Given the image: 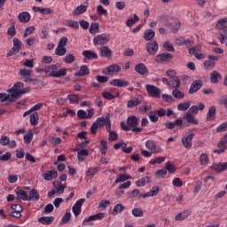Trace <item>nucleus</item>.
Segmentation results:
<instances>
[{
	"instance_id": "f257e3e1",
	"label": "nucleus",
	"mask_w": 227,
	"mask_h": 227,
	"mask_svg": "<svg viewBox=\"0 0 227 227\" xmlns=\"http://www.w3.org/2000/svg\"><path fill=\"white\" fill-rule=\"evenodd\" d=\"M7 91L11 94V102H15V100H17L20 95H24V93H29L30 89H24V83L18 82Z\"/></svg>"
},
{
	"instance_id": "f03ea898",
	"label": "nucleus",
	"mask_w": 227,
	"mask_h": 227,
	"mask_svg": "<svg viewBox=\"0 0 227 227\" xmlns=\"http://www.w3.org/2000/svg\"><path fill=\"white\" fill-rule=\"evenodd\" d=\"M49 77H65L67 75V68L59 69L58 65H50L42 69Z\"/></svg>"
},
{
	"instance_id": "7ed1b4c3",
	"label": "nucleus",
	"mask_w": 227,
	"mask_h": 227,
	"mask_svg": "<svg viewBox=\"0 0 227 227\" xmlns=\"http://www.w3.org/2000/svg\"><path fill=\"white\" fill-rule=\"evenodd\" d=\"M67 43H68V38L67 36H62L58 43L55 50L56 56H65L67 54Z\"/></svg>"
},
{
	"instance_id": "20e7f679",
	"label": "nucleus",
	"mask_w": 227,
	"mask_h": 227,
	"mask_svg": "<svg viewBox=\"0 0 227 227\" xmlns=\"http://www.w3.org/2000/svg\"><path fill=\"white\" fill-rule=\"evenodd\" d=\"M145 90L148 95H150V97H152L153 98H160L162 90L159 87L152 84H146Z\"/></svg>"
},
{
	"instance_id": "39448f33",
	"label": "nucleus",
	"mask_w": 227,
	"mask_h": 227,
	"mask_svg": "<svg viewBox=\"0 0 227 227\" xmlns=\"http://www.w3.org/2000/svg\"><path fill=\"white\" fill-rule=\"evenodd\" d=\"M127 123H128L130 130H132V132L137 133V132L143 131V128L137 127V124L139 123V119H137L136 116L128 117Z\"/></svg>"
},
{
	"instance_id": "423d86ee",
	"label": "nucleus",
	"mask_w": 227,
	"mask_h": 227,
	"mask_svg": "<svg viewBox=\"0 0 227 227\" xmlns=\"http://www.w3.org/2000/svg\"><path fill=\"white\" fill-rule=\"evenodd\" d=\"M109 40H111L109 34H100L93 38V43L94 45H106Z\"/></svg>"
},
{
	"instance_id": "0eeeda50",
	"label": "nucleus",
	"mask_w": 227,
	"mask_h": 227,
	"mask_svg": "<svg viewBox=\"0 0 227 227\" xmlns=\"http://www.w3.org/2000/svg\"><path fill=\"white\" fill-rule=\"evenodd\" d=\"M12 43L13 47L12 48L10 52L7 53L8 58H10V56H15V54H19V52H20V50L22 49V42L19 38H13Z\"/></svg>"
},
{
	"instance_id": "6e6552de",
	"label": "nucleus",
	"mask_w": 227,
	"mask_h": 227,
	"mask_svg": "<svg viewBox=\"0 0 227 227\" xmlns=\"http://www.w3.org/2000/svg\"><path fill=\"white\" fill-rule=\"evenodd\" d=\"M119 72H121V67L118 64L110 65L103 69V74L105 75H114V74H119Z\"/></svg>"
},
{
	"instance_id": "1a4fd4ad",
	"label": "nucleus",
	"mask_w": 227,
	"mask_h": 227,
	"mask_svg": "<svg viewBox=\"0 0 227 227\" xmlns=\"http://www.w3.org/2000/svg\"><path fill=\"white\" fill-rule=\"evenodd\" d=\"M194 137V133L183 136L181 143L186 150H191L192 148V139Z\"/></svg>"
},
{
	"instance_id": "9d476101",
	"label": "nucleus",
	"mask_w": 227,
	"mask_h": 227,
	"mask_svg": "<svg viewBox=\"0 0 227 227\" xmlns=\"http://www.w3.org/2000/svg\"><path fill=\"white\" fill-rule=\"evenodd\" d=\"M203 88V82L201 80H195L192 82L190 89H189V94L194 95L197 91H200Z\"/></svg>"
},
{
	"instance_id": "9b49d317",
	"label": "nucleus",
	"mask_w": 227,
	"mask_h": 227,
	"mask_svg": "<svg viewBox=\"0 0 227 227\" xmlns=\"http://www.w3.org/2000/svg\"><path fill=\"white\" fill-rule=\"evenodd\" d=\"M104 217H106V214L104 213H98L96 215H92L89 217L84 218L82 222V226H86V224H88V223H91V221H102Z\"/></svg>"
},
{
	"instance_id": "f8f14e48",
	"label": "nucleus",
	"mask_w": 227,
	"mask_h": 227,
	"mask_svg": "<svg viewBox=\"0 0 227 227\" xmlns=\"http://www.w3.org/2000/svg\"><path fill=\"white\" fill-rule=\"evenodd\" d=\"M104 217H106V214L104 213H98L96 215H92L89 217L84 218L82 222V226H86V224H88V223H91V221H102Z\"/></svg>"
},
{
	"instance_id": "ddd939ff",
	"label": "nucleus",
	"mask_w": 227,
	"mask_h": 227,
	"mask_svg": "<svg viewBox=\"0 0 227 227\" xmlns=\"http://www.w3.org/2000/svg\"><path fill=\"white\" fill-rule=\"evenodd\" d=\"M84 201H86L85 199H80L73 206V214L75 215V217L81 215V212L82 210V205H84Z\"/></svg>"
},
{
	"instance_id": "4468645a",
	"label": "nucleus",
	"mask_w": 227,
	"mask_h": 227,
	"mask_svg": "<svg viewBox=\"0 0 227 227\" xmlns=\"http://www.w3.org/2000/svg\"><path fill=\"white\" fill-rule=\"evenodd\" d=\"M146 51L151 56L156 54L157 51H159V43H157V41L147 43Z\"/></svg>"
},
{
	"instance_id": "2eb2a0df",
	"label": "nucleus",
	"mask_w": 227,
	"mask_h": 227,
	"mask_svg": "<svg viewBox=\"0 0 227 227\" xmlns=\"http://www.w3.org/2000/svg\"><path fill=\"white\" fill-rule=\"evenodd\" d=\"M98 127H106V130H109L111 127V119L109 117H99L96 120Z\"/></svg>"
},
{
	"instance_id": "dca6fc26",
	"label": "nucleus",
	"mask_w": 227,
	"mask_h": 227,
	"mask_svg": "<svg viewBox=\"0 0 227 227\" xmlns=\"http://www.w3.org/2000/svg\"><path fill=\"white\" fill-rule=\"evenodd\" d=\"M171 59H173V54L171 53H162L157 55L155 58V61L157 63H166L168 61H171Z\"/></svg>"
},
{
	"instance_id": "f3484780",
	"label": "nucleus",
	"mask_w": 227,
	"mask_h": 227,
	"mask_svg": "<svg viewBox=\"0 0 227 227\" xmlns=\"http://www.w3.org/2000/svg\"><path fill=\"white\" fill-rule=\"evenodd\" d=\"M12 212L10 214L11 217H21L22 216V206L20 204H14L12 206Z\"/></svg>"
},
{
	"instance_id": "a211bd4d",
	"label": "nucleus",
	"mask_w": 227,
	"mask_h": 227,
	"mask_svg": "<svg viewBox=\"0 0 227 227\" xmlns=\"http://www.w3.org/2000/svg\"><path fill=\"white\" fill-rule=\"evenodd\" d=\"M43 178H44L46 182H51L58 178V172L56 170H48L43 174Z\"/></svg>"
},
{
	"instance_id": "6ab92c4d",
	"label": "nucleus",
	"mask_w": 227,
	"mask_h": 227,
	"mask_svg": "<svg viewBox=\"0 0 227 227\" xmlns=\"http://www.w3.org/2000/svg\"><path fill=\"white\" fill-rule=\"evenodd\" d=\"M145 147L147 148V150H151L152 153H159V152H160V147L157 146V145H155V142L152 141V140H147L145 142Z\"/></svg>"
},
{
	"instance_id": "aec40b11",
	"label": "nucleus",
	"mask_w": 227,
	"mask_h": 227,
	"mask_svg": "<svg viewBox=\"0 0 227 227\" xmlns=\"http://www.w3.org/2000/svg\"><path fill=\"white\" fill-rule=\"evenodd\" d=\"M157 194H159V186H153L150 192L141 193L138 198H153V196H157Z\"/></svg>"
},
{
	"instance_id": "412c9836",
	"label": "nucleus",
	"mask_w": 227,
	"mask_h": 227,
	"mask_svg": "<svg viewBox=\"0 0 227 227\" xmlns=\"http://www.w3.org/2000/svg\"><path fill=\"white\" fill-rule=\"evenodd\" d=\"M218 150H215V153H224V151L227 148V137H224L217 145Z\"/></svg>"
},
{
	"instance_id": "4be33fe9",
	"label": "nucleus",
	"mask_w": 227,
	"mask_h": 227,
	"mask_svg": "<svg viewBox=\"0 0 227 227\" xmlns=\"http://www.w3.org/2000/svg\"><path fill=\"white\" fill-rule=\"evenodd\" d=\"M112 86H116L117 88H127L129 86V82L122 79H114L110 82Z\"/></svg>"
},
{
	"instance_id": "5701e85b",
	"label": "nucleus",
	"mask_w": 227,
	"mask_h": 227,
	"mask_svg": "<svg viewBox=\"0 0 227 227\" xmlns=\"http://www.w3.org/2000/svg\"><path fill=\"white\" fill-rule=\"evenodd\" d=\"M18 19L21 24H27L31 20V14L27 12H22L18 15Z\"/></svg>"
},
{
	"instance_id": "b1692460",
	"label": "nucleus",
	"mask_w": 227,
	"mask_h": 227,
	"mask_svg": "<svg viewBox=\"0 0 227 227\" xmlns=\"http://www.w3.org/2000/svg\"><path fill=\"white\" fill-rule=\"evenodd\" d=\"M99 56L101 58H111L113 56V51L109 49V46H103L99 49Z\"/></svg>"
},
{
	"instance_id": "393cba45",
	"label": "nucleus",
	"mask_w": 227,
	"mask_h": 227,
	"mask_svg": "<svg viewBox=\"0 0 227 227\" xmlns=\"http://www.w3.org/2000/svg\"><path fill=\"white\" fill-rule=\"evenodd\" d=\"M211 169H213V171H218V173H221L223 171H226L227 169V162H223V163H215L211 166Z\"/></svg>"
},
{
	"instance_id": "a878e982",
	"label": "nucleus",
	"mask_w": 227,
	"mask_h": 227,
	"mask_svg": "<svg viewBox=\"0 0 227 227\" xmlns=\"http://www.w3.org/2000/svg\"><path fill=\"white\" fill-rule=\"evenodd\" d=\"M142 102H143V98H135L134 99H130L129 101H128L127 107L129 109H134V107H137V106H140Z\"/></svg>"
},
{
	"instance_id": "bb28decb",
	"label": "nucleus",
	"mask_w": 227,
	"mask_h": 227,
	"mask_svg": "<svg viewBox=\"0 0 227 227\" xmlns=\"http://www.w3.org/2000/svg\"><path fill=\"white\" fill-rule=\"evenodd\" d=\"M216 29L220 31H226L227 29V17L220 19L215 25Z\"/></svg>"
},
{
	"instance_id": "cd10ccee",
	"label": "nucleus",
	"mask_w": 227,
	"mask_h": 227,
	"mask_svg": "<svg viewBox=\"0 0 227 227\" xmlns=\"http://www.w3.org/2000/svg\"><path fill=\"white\" fill-rule=\"evenodd\" d=\"M90 74V68H88V66H82L80 67V70L74 73V77H84L85 75Z\"/></svg>"
},
{
	"instance_id": "c85d7f7f",
	"label": "nucleus",
	"mask_w": 227,
	"mask_h": 227,
	"mask_svg": "<svg viewBox=\"0 0 227 227\" xmlns=\"http://www.w3.org/2000/svg\"><path fill=\"white\" fill-rule=\"evenodd\" d=\"M180 84H182V82L180 81V78L178 76H174L169 80V88H174V90H178L180 88Z\"/></svg>"
},
{
	"instance_id": "c756f323",
	"label": "nucleus",
	"mask_w": 227,
	"mask_h": 227,
	"mask_svg": "<svg viewBox=\"0 0 227 227\" xmlns=\"http://www.w3.org/2000/svg\"><path fill=\"white\" fill-rule=\"evenodd\" d=\"M135 70L139 74V75H145V74H148V67H146V65L144 63H139L135 67Z\"/></svg>"
},
{
	"instance_id": "7c9ffc66",
	"label": "nucleus",
	"mask_w": 227,
	"mask_h": 227,
	"mask_svg": "<svg viewBox=\"0 0 227 227\" xmlns=\"http://www.w3.org/2000/svg\"><path fill=\"white\" fill-rule=\"evenodd\" d=\"M31 74H33V70L31 69L23 68L20 70V74L22 77H25V82H28V81H31Z\"/></svg>"
},
{
	"instance_id": "2f4dec72",
	"label": "nucleus",
	"mask_w": 227,
	"mask_h": 227,
	"mask_svg": "<svg viewBox=\"0 0 227 227\" xmlns=\"http://www.w3.org/2000/svg\"><path fill=\"white\" fill-rule=\"evenodd\" d=\"M88 10V5L81 4L73 11L74 17L82 15Z\"/></svg>"
},
{
	"instance_id": "473e14b6",
	"label": "nucleus",
	"mask_w": 227,
	"mask_h": 227,
	"mask_svg": "<svg viewBox=\"0 0 227 227\" xmlns=\"http://www.w3.org/2000/svg\"><path fill=\"white\" fill-rule=\"evenodd\" d=\"M88 155H90V152L88 150H86V149L78 150L77 159H78L79 162H84V160H86V157H88Z\"/></svg>"
},
{
	"instance_id": "72a5a7b5",
	"label": "nucleus",
	"mask_w": 227,
	"mask_h": 227,
	"mask_svg": "<svg viewBox=\"0 0 227 227\" xmlns=\"http://www.w3.org/2000/svg\"><path fill=\"white\" fill-rule=\"evenodd\" d=\"M38 223L49 226L54 223V216H42L38 218Z\"/></svg>"
},
{
	"instance_id": "f704fd0d",
	"label": "nucleus",
	"mask_w": 227,
	"mask_h": 227,
	"mask_svg": "<svg viewBox=\"0 0 227 227\" xmlns=\"http://www.w3.org/2000/svg\"><path fill=\"white\" fill-rule=\"evenodd\" d=\"M192 212L191 210L187 209L183 211L182 213L177 214L175 216V220L176 221H185V219H187V217H189V215H191Z\"/></svg>"
},
{
	"instance_id": "c9c22d12",
	"label": "nucleus",
	"mask_w": 227,
	"mask_h": 227,
	"mask_svg": "<svg viewBox=\"0 0 227 227\" xmlns=\"http://www.w3.org/2000/svg\"><path fill=\"white\" fill-rule=\"evenodd\" d=\"M221 79H223V75L219 74L217 71H213L210 74V81L212 84H217Z\"/></svg>"
},
{
	"instance_id": "e433bc0d",
	"label": "nucleus",
	"mask_w": 227,
	"mask_h": 227,
	"mask_svg": "<svg viewBox=\"0 0 227 227\" xmlns=\"http://www.w3.org/2000/svg\"><path fill=\"white\" fill-rule=\"evenodd\" d=\"M172 97L176 100H184L185 98V93L178 89H174L172 90Z\"/></svg>"
},
{
	"instance_id": "4c0bfd02",
	"label": "nucleus",
	"mask_w": 227,
	"mask_h": 227,
	"mask_svg": "<svg viewBox=\"0 0 227 227\" xmlns=\"http://www.w3.org/2000/svg\"><path fill=\"white\" fill-rule=\"evenodd\" d=\"M132 176L129 174H119L115 179V184H123V182H127V180H130Z\"/></svg>"
},
{
	"instance_id": "58836bf2",
	"label": "nucleus",
	"mask_w": 227,
	"mask_h": 227,
	"mask_svg": "<svg viewBox=\"0 0 227 227\" xmlns=\"http://www.w3.org/2000/svg\"><path fill=\"white\" fill-rule=\"evenodd\" d=\"M152 182V177L151 176H145L142 177L141 179L137 180L136 182V185L137 187H145V185H146V184H150Z\"/></svg>"
},
{
	"instance_id": "ea45409f",
	"label": "nucleus",
	"mask_w": 227,
	"mask_h": 227,
	"mask_svg": "<svg viewBox=\"0 0 227 227\" xmlns=\"http://www.w3.org/2000/svg\"><path fill=\"white\" fill-rule=\"evenodd\" d=\"M82 56H84V58H87V59H98V55H97V52L91 51L90 50L83 51Z\"/></svg>"
},
{
	"instance_id": "a19ab883",
	"label": "nucleus",
	"mask_w": 227,
	"mask_h": 227,
	"mask_svg": "<svg viewBox=\"0 0 227 227\" xmlns=\"http://www.w3.org/2000/svg\"><path fill=\"white\" fill-rule=\"evenodd\" d=\"M18 200H21L22 201H29V196L24 190H19L16 192Z\"/></svg>"
},
{
	"instance_id": "79ce46f5",
	"label": "nucleus",
	"mask_w": 227,
	"mask_h": 227,
	"mask_svg": "<svg viewBox=\"0 0 227 227\" xmlns=\"http://www.w3.org/2000/svg\"><path fill=\"white\" fill-rule=\"evenodd\" d=\"M215 113H216L215 106H211L208 109L207 114V120H208L209 121H214V120H215Z\"/></svg>"
},
{
	"instance_id": "37998d69",
	"label": "nucleus",
	"mask_w": 227,
	"mask_h": 227,
	"mask_svg": "<svg viewBox=\"0 0 227 227\" xmlns=\"http://www.w3.org/2000/svg\"><path fill=\"white\" fill-rule=\"evenodd\" d=\"M31 200L34 201H38L40 200V193H38V191L33 189L29 192L28 201H31Z\"/></svg>"
},
{
	"instance_id": "c03bdc74",
	"label": "nucleus",
	"mask_w": 227,
	"mask_h": 227,
	"mask_svg": "<svg viewBox=\"0 0 227 227\" xmlns=\"http://www.w3.org/2000/svg\"><path fill=\"white\" fill-rule=\"evenodd\" d=\"M184 118L188 123H192V125H198L200 123V121H198V119L192 115L191 113H186Z\"/></svg>"
},
{
	"instance_id": "a18cd8bd",
	"label": "nucleus",
	"mask_w": 227,
	"mask_h": 227,
	"mask_svg": "<svg viewBox=\"0 0 227 227\" xmlns=\"http://www.w3.org/2000/svg\"><path fill=\"white\" fill-rule=\"evenodd\" d=\"M100 31V24L98 23H91L89 28V32L90 35H97Z\"/></svg>"
},
{
	"instance_id": "49530a36",
	"label": "nucleus",
	"mask_w": 227,
	"mask_h": 227,
	"mask_svg": "<svg viewBox=\"0 0 227 227\" xmlns=\"http://www.w3.org/2000/svg\"><path fill=\"white\" fill-rule=\"evenodd\" d=\"M139 22V17L137 14H134V18H129L126 21L127 27H132L134 24Z\"/></svg>"
},
{
	"instance_id": "de8ad7c7",
	"label": "nucleus",
	"mask_w": 227,
	"mask_h": 227,
	"mask_svg": "<svg viewBox=\"0 0 227 227\" xmlns=\"http://www.w3.org/2000/svg\"><path fill=\"white\" fill-rule=\"evenodd\" d=\"M123 210H125V206H123L121 203H119L114 207L113 214L114 215H118V214H121Z\"/></svg>"
},
{
	"instance_id": "09e8293b",
	"label": "nucleus",
	"mask_w": 227,
	"mask_h": 227,
	"mask_svg": "<svg viewBox=\"0 0 227 227\" xmlns=\"http://www.w3.org/2000/svg\"><path fill=\"white\" fill-rule=\"evenodd\" d=\"M200 162L201 166H208V162H210V160L208 159V154L203 153L200 156Z\"/></svg>"
},
{
	"instance_id": "8fccbe9b",
	"label": "nucleus",
	"mask_w": 227,
	"mask_h": 227,
	"mask_svg": "<svg viewBox=\"0 0 227 227\" xmlns=\"http://www.w3.org/2000/svg\"><path fill=\"white\" fill-rule=\"evenodd\" d=\"M39 120H40V117L38 115V113H33L32 114H30V123L34 127L38 125Z\"/></svg>"
},
{
	"instance_id": "3c124183",
	"label": "nucleus",
	"mask_w": 227,
	"mask_h": 227,
	"mask_svg": "<svg viewBox=\"0 0 227 227\" xmlns=\"http://www.w3.org/2000/svg\"><path fill=\"white\" fill-rule=\"evenodd\" d=\"M106 130L109 133L108 141L114 142L118 140V133H116V131L111 130V127L109 129H106Z\"/></svg>"
},
{
	"instance_id": "603ef678",
	"label": "nucleus",
	"mask_w": 227,
	"mask_h": 227,
	"mask_svg": "<svg viewBox=\"0 0 227 227\" xmlns=\"http://www.w3.org/2000/svg\"><path fill=\"white\" fill-rule=\"evenodd\" d=\"M191 107V101L183 102L177 105L178 111H187Z\"/></svg>"
},
{
	"instance_id": "864d4df0",
	"label": "nucleus",
	"mask_w": 227,
	"mask_h": 227,
	"mask_svg": "<svg viewBox=\"0 0 227 227\" xmlns=\"http://www.w3.org/2000/svg\"><path fill=\"white\" fill-rule=\"evenodd\" d=\"M12 94H6L4 92L0 93V102L4 104V102H10L12 103Z\"/></svg>"
},
{
	"instance_id": "5fc2aeb1",
	"label": "nucleus",
	"mask_w": 227,
	"mask_h": 227,
	"mask_svg": "<svg viewBox=\"0 0 227 227\" xmlns=\"http://www.w3.org/2000/svg\"><path fill=\"white\" fill-rule=\"evenodd\" d=\"M154 36H155V31H153L152 29L145 30V32L144 34V38H145V40H147V41L152 40Z\"/></svg>"
},
{
	"instance_id": "6e6d98bb",
	"label": "nucleus",
	"mask_w": 227,
	"mask_h": 227,
	"mask_svg": "<svg viewBox=\"0 0 227 227\" xmlns=\"http://www.w3.org/2000/svg\"><path fill=\"white\" fill-rule=\"evenodd\" d=\"M98 171H100V168L98 167H95V168H90L87 171H86V176H95V175H97V173H98Z\"/></svg>"
},
{
	"instance_id": "4d7b16f0",
	"label": "nucleus",
	"mask_w": 227,
	"mask_h": 227,
	"mask_svg": "<svg viewBox=\"0 0 227 227\" xmlns=\"http://www.w3.org/2000/svg\"><path fill=\"white\" fill-rule=\"evenodd\" d=\"M49 27H43L41 28V32L39 34V36L41 38V40H45V38H47V36H49Z\"/></svg>"
},
{
	"instance_id": "13d9d810",
	"label": "nucleus",
	"mask_w": 227,
	"mask_h": 227,
	"mask_svg": "<svg viewBox=\"0 0 227 227\" xmlns=\"http://www.w3.org/2000/svg\"><path fill=\"white\" fill-rule=\"evenodd\" d=\"M133 217H143V209L140 207H135L131 211Z\"/></svg>"
},
{
	"instance_id": "bf43d9fd",
	"label": "nucleus",
	"mask_w": 227,
	"mask_h": 227,
	"mask_svg": "<svg viewBox=\"0 0 227 227\" xmlns=\"http://www.w3.org/2000/svg\"><path fill=\"white\" fill-rule=\"evenodd\" d=\"M67 98L70 104H79V96L77 94H69Z\"/></svg>"
},
{
	"instance_id": "052dcab7",
	"label": "nucleus",
	"mask_w": 227,
	"mask_h": 227,
	"mask_svg": "<svg viewBox=\"0 0 227 227\" xmlns=\"http://www.w3.org/2000/svg\"><path fill=\"white\" fill-rule=\"evenodd\" d=\"M35 27L30 26L27 27V28H25V32L23 34L24 38H27V36H30V35H33V33H35Z\"/></svg>"
},
{
	"instance_id": "680f3d73",
	"label": "nucleus",
	"mask_w": 227,
	"mask_h": 227,
	"mask_svg": "<svg viewBox=\"0 0 227 227\" xmlns=\"http://www.w3.org/2000/svg\"><path fill=\"white\" fill-rule=\"evenodd\" d=\"M215 67V62H214L213 60H206L204 62V67L205 70H212V68H214Z\"/></svg>"
},
{
	"instance_id": "e2e57ef3",
	"label": "nucleus",
	"mask_w": 227,
	"mask_h": 227,
	"mask_svg": "<svg viewBox=\"0 0 227 227\" xmlns=\"http://www.w3.org/2000/svg\"><path fill=\"white\" fill-rule=\"evenodd\" d=\"M24 141H25L26 145H29V143H31V141H33V131H27L24 135Z\"/></svg>"
},
{
	"instance_id": "0e129e2a",
	"label": "nucleus",
	"mask_w": 227,
	"mask_h": 227,
	"mask_svg": "<svg viewBox=\"0 0 227 227\" xmlns=\"http://www.w3.org/2000/svg\"><path fill=\"white\" fill-rule=\"evenodd\" d=\"M165 170L169 171L170 173H175L176 168H175V165L171 163V161H167L165 164Z\"/></svg>"
},
{
	"instance_id": "69168bd1",
	"label": "nucleus",
	"mask_w": 227,
	"mask_h": 227,
	"mask_svg": "<svg viewBox=\"0 0 227 227\" xmlns=\"http://www.w3.org/2000/svg\"><path fill=\"white\" fill-rule=\"evenodd\" d=\"M100 152L103 153V155H106L107 153V142L105 140L100 141Z\"/></svg>"
},
{
	"instance_id": "338daca9",
	"label": "nucleus",
	"mask_w": 227,
	"mask_h": 227,
	"mask_svg": "<svg viewBox=\"0 0 227 227\" xmlns=\"http://www.w3.org/2000/svg\"><path fill=\"white\" fill-rule=\"evenodd\" d=\"M97 13L98 15H105V17H107V10L104 9V6L102 5L97 6Z\"/></svg>"
},
{
	"instance_id": "774afa93",
	"label": "nucleus",
	"mask_w": 227,
	"mask_h": 227,
	"mask_svg": "<svg viewBox=\"0 0 227 227\" xmlns=\"http://www.w3.org/2000/svg\"><path fill=\"white\" fill-rule=\"evenodd\" d=\"M227 130V121L223 122L216 128V132H226Z\"/></svg>"
}]
</instances>
